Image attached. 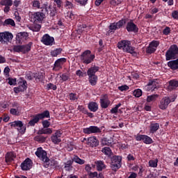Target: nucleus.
I'll use <instances>...</instances> for the list:
<instances>
[{
  "label": "nucleus",
  "instance_id": "nucleus-52",
  "mask_svg": "<svg viewBox=\"0 0 178 178\" xmlns=\"http://www.w3.org/2000/svg\"><path fill=\"white\" fill-rule=\"evenodd\" d=\"M123 2V0H111V5L113 6H118V5H120Z\"/></svg>",
  "mask_w": 178,
  "mask_h": 178
},
{
  "label": "nucleus",
  "instance_id": "nucleus-34",
  "mask_svg": "<svg viewBox=\"0 0 178 178\" xmlns=\"http://www.w3.org/2000/svg\"><path fill=\"white\" fill-rule=\"evenodd\" d=\"M13 158H15V155L13 152H8L6 154V163H10L12 161H13Z\"/></svg>",
  "mask_w": 178,
  "mask_h": 178
},
{
  "label": "nucleus",
  "instance_id": "nucleus-7",
  "mask_svg": "<svg viewBox=\"0 0 178 178\" xmlns=\"http://www.w3.org/2000/svg\"><path fill=\"white\" fill-rule=\"evenodd\" d=\"M10 126L15 127L19 133L24 134L26 133V127L23 125V122L20 120L14 121L10 123Z\"/></svg>",
  "mask_w": 178,
  "mask_h": 178
},
{
  "label": "nucleus",
  "instance_id": "nucleus-40",
  "mask_svg": "<svg viewBox=\"0 0 178 178\" xmlns=\"http://www.w3.org/2000/svg\"><path fill=\"white\" fill-rule=\"evenodd\" d=\"M10 112L11 115L19 116V115H20V106H17L15 108H11Z\"/></svg>",
  "mask_w": 178,
  "mask_h": 178
},
{
  "label": "nucleus",
  "instance_id": "nucleus-35",
  "mask_svg": "<svg viewBox=\"0 0 178 178\" xmlns=\"http://www.w3.org/2000/svg\"><path fill=\"white\" fill-rule=\"evenodd\" d=\"M159 129V123H152L150 124V133H156L157 130Z\"/></svg>",
  "mask_w": 178,
  "mask_h": 178
},
{
  "label": "nucleus",
  "instance_id": "nucleus-15",
  "mask_svg": "<svg viewBox=\"0 0 178 178\" xmlns=\"http://www.w3.org/2000/svg\"><path fill=\"white\" fill-rule=\"evenodd\" d=\"M159 46V42L156 40L152 41L146 49L147 54H154L156 48Z\"/></svg>",
  "mask_w": 178,
  "mask_h": 178
},
{
  "label": "nucleus",
  "instance_id": "nucleus-16",
  "mask_svg": "<svg viewBox=\"0 0 178 178\" xmlns=\"http://www.w3.org/2000/svg\"><path fill=\"white\" fill-rule=\"evenodd\" d=\"M83 133L85 134H95L96 133H101V129L97 126H90L83 129Z\"/></svg>",
  "mask_w": 178,
  "mask_h": 178
},
{
  "label": "nucleus",
  "instance_id": "nucleus-9",
  "mask_svg": "<svg viewBox=\"0 0 178 178\" xmlns=\"http://www.w3.org/2000/svg\"><path fill=\"white\" fill-rule=\"evenodd\" d=\"M99 104L102 109H106V108L111 106V102L108 95H102L100 97Z\"/></svg>",
  "mask_w": 178,
  "mask_h": 178
},
{
  "label": "nucleus",
  "instance_id": "nucleus-12",
  "mask_svg": "<svg viewBox=\"0 0 178 178\" xmlns=\"http://www.w3.org/2000/svg\"><path fill=\"white\" fill-rule=\"evenodd\" d=\"M175 99H176V97L172 98V99H170V98L169 97H164L163 98L159 104V108L160 109H162L163 111H164V109H166V108H168V106H169V104H170V102H175Z\"/></svg>",
  "mask_w": 178,
  "mask_h": 178
},
{
  "label": "nucleus",
  "instance_id": "nucleus-2",
  "mask_svg": "<svg viewBox=\"0 0 178 178\" xmlns=\"http://www.w3.org/2000/svg\"><path fill=\"white\" fill-rule=\"evenodd\" d=\"M95 59V55L91 54V51L86 50L81 55V60L83 63L90 65Z\"/></svg>",
  "mask_w": 178,
  "mask_h": 178
},
{
  "label": "nucleus",
  "instance_id": "nucleus-53",
  "mask_svg": "<svg viewBox=\"0 0 178 178\" xmlns=\"http://www.w3.org/2000/svg\"><path fill=\"white\" fill-rule=\"evenodd\" d=\"M42 124L43 126V129H48L49 126H51V122L49 121L45 120L42 122Z\"/></svg>",
  "mask_w": 178,
  "mask_h": 178
},
{
  "label": "nucleus",
  "instance_id": "nucleus-31",
  "mask_svg": "<svg viewBox=\"0 0 178 178\" xmlns=\"http://www.w3.org/2000/svg\"><path fill=\"white\" fill-rule=\"evenodd\" d=\"M88 80L90 86H96L98 81V76L97 75L88 76Z\"/></svg>",
  "mask_w": 178,
  "mask_h": 178
},
{
  "label": "nucleus",
  "instance_id": "nucleus-44",
  "mask_svg": "<svg viewBox=\"0 0 178 178\" xmlns=\"http://www.w3.org/2000/svg\"><path fill=\"white\" fill-rule=\"evenodd\" d=\"M72 165H73V161L72 160L67 161V163H65V170L70 172V170H72V168H73Z\"/></svg>",
  "mask_w": 178,
  "mask_h": 178
},
{
  "label": "nucleus",
  "instance_id": "nucleus-50",
  "mask_svg": "<svg viewBox=\"0 0 178 178\" xmlns=\"http://www.w3.org/2000/svg\"><path fill=\"white\" fill-rule=\"evenodd\" d=\"M35 140L38 143H45V140H47V137H44L43 136H38L35 138Z\"/></svg>",
  "mask_w": 178,
  "mask_h": 178
},
{
  "label": "nucleus",
  "instance_id": "nucleus-8",
  "mask_svg": "<svg viewBox=\"0 0 178 178\" xmlns=\"http://www.w3.org/2000/svg\"><path fill=\"white\" fill-rule=\"evenodd\" d=\"M157 88H159V79H151L145 86L147 91H155Z\"/></svg>",
  "mask_w": 178,
  "mask_h": 178
},
{
  "label": "nucleus",
  "instance_id": "nucleus-11",
  "mask_svg": "<svg viewBox=\"0 0 178 178\" xmlns=\"http://www.w3.org/2000/svg\"><path fill=\"white\" fill-rule=\"evenodd\" d=\"M41 42H42V44H44V45L52 47V45L55 44V39L54 38V37H51L48 34H44L42 37Z\"/></svg>",
  "mask_w": 178,
  "mask_h": 178
},
{
  "label": "nucleus",
  "instance_id": "nucleus-45",
  "mask_svg": "<svg viewBox=\"0 0 178 178\" xmlns=\"http://www.w3.org/2000/svg\"><path fill=\"white\" fill-rule=\"evenodd\" d=\"M29 30H31L33 32H38L41 30V25L40 24H34L33 26H29Z\"/></svg>",
  "mask_w": 178,
  "mask_h": 178
},
{
  "label": "nucleus",
  "instance_id": "nucleus-17",
  "mask_svg": "<svg viewBox=\"0 0 178 178\" xmlns=\"http://www.w3.org/2000/svg\"><path fill=\"white\" fill-rule=\"evenodd\" d=\"M66 63V58H61L56 60L54 63V67H53V70L56 72H58V70H60L62 69L63 65Z\"/></svg>",
  "mask_w": 178,
  "mask_h": 178
},
{
  "label": "nucleus",
  "instance_id": "nucleus-18",
  "mask_svg": "<svg viewBox=\"0 0 178 178\" xmlns=\"http://www.w3.org/2000/svg\"><path fill=\"white\" fill-rule=\"evenodd\" d=\"M32 6L35 8V9H44L45 12H48V4L43 3L41 4L40 1L34 0L32 1Z\"/></svg>",
  "mask_w": 178,
  "mask_h": 178
},
{
  "label": "nucleus",
  "instance_id": "nucleus-49",
  "mask_svg": "<svg viewBox=\"0 0 178 178\" xmlns=\"http://www.w3.org/2000/svg\"><path fill=\"white\" fill-rule=\"evenodd\" d=\"M65 18L67 20L70 22V20H73V19H74V14H73L72 12H67L65 13Z\"/></svg>",
  "mask_w": 178,
  "mask_h": 178
},
{
  "label": "nucleus",
  "instance_id": "nucleus-26",
  "mask_svg": "<svg viewBox=\"0 0 178 178\" xmlns=\"http://www.w3.org/2000/svg\"><path fill=\"white\" fill-rule=\"evenodd\" d=\"M97 169L99 172L104 170V169L106 168V165H105V163L102 161H98L95 162Z\"/></svg>",
  "mask_w": 178,
  "mask_h": 178
},
{
  "label": "nucleus",
  "instance_id": "nucleus-39",
  "mask_svg": "<svg viewBox=\"0 0 178 178\" xmlns=\"http://www.w3.org/2000/svg\"><path fill=\"white\" fill-rule=\"evenodd\" d=\"M0 5L2 6H12L13 5V1L12 0H1Z\"/></svg>",
  "mask_w": 178,
  "mask_h": 178
},
{
  "label": "nucleus",
  "instance_id": "nucleus-41",
  "mask_svg": "<svg viewBox=\"0 0 178 178\" xmlns=\"http://www.w3.org/2000/svg\"><path fill=\"white\" fill-rule=\"evenodd\" d=\"M149 168H157L158 167V159L150 160L148 163Z\"/></svg>",
  "mask_w": 178,
  "mask_h": 178
},
{
  "label": "nucleus",
  "instance_id": "nucleus-64",
  "mask_svg": "<svg viewBox=\"0 0 178 178\" xmlns=\"http://www.w3.org/2000/svg\"><path fill=\"white\" fill-rule=\"evenodd\" d=\"M172 17H173V19H176L177 20H178V12L177 11H173L172 13Z\"/></svg>",
  "mask_w": 178,
  "mask_h": 178
},
{
  "label": "nucleus",
  "instance_id": "nucleus-59",
  "mask_svg": "<svg viewBox=\"0 0 178 178\" xmlns=\"http://www.w3.org/2000/svg\"><path fill=\"white\" fill-rule=\"evenodd\" d=\"M47 87L49 90H54V91H55V90H56L57 87H56V85H54L53 83H48L47 85Z\"/></svg>",
  "mask_w": 178,
  "mask_h": 178
},
{
  "label": "nucleus",
  "instance_id": "nucleus-14",
  "mask_svg": "<svg viewBox=\"0 0 178 178\" xmlns=\"http://www.w3.org/2000/svg\"><path fill=\"white\" fill-rule=\"evenodd\" d=\"M45 17V14L42 12H35L31 15V22H42Z\"/></svg>",
  "mask_w": 178,
  "mask_h": 178
},
{
  "label": "nucleus",
  "instance_id": "nucleus-47",
  "mask_svg": "<svg viewBox=\"0 0 178 178\" xmlns=\"http://www.w3.org/2000/svg\"><path fill=\"white\" fill-rule=\"evenodd\" d=\"M156 98H158V95H149L147 97V102H154V101H156Z\"/></svg>",
  "mask_w": 178,
  "mask_h": 178
},
{
  "label": "nucleus",
  "instance_id": "nucleus-57",
  "mask_svg": "<svg viewBox=\"0 0 178 178\" xmlns=\"http://www.w3.org/2000/svg\"><path fill=\"white\" fill-rule=\"evenodd\" d=\"M163 34H164V35H169L170 34V28L166 26L163 31Z\"/></svg>",
  "mask_w": 178,
  "mask_h": 178
},
{
  "label": "nucleus",
  "instance_id": "nucleus-5",
  "mask_svg": "<svg viewBox=\"0 0 178 178\" xmlns=\"http://www.w3.org/2000/svg\"><path fill=\"white\" fill-rule=\"evenodd\" d=\"M126 24V20L125 19H121L118 22H114L110 24L109 26V31L107 32L106 34L109 35L111 33H115L118 29H120L123 24Z\"/></svg>",
  "mask_w": 178,
  "mask_h": 178
},
{
  "label": "nucleus",
  "instance_id": "nucleus-61",
  "mask_svg": "<svg viewBox=\"0 0 178 178\" xmlns=\"http://www.w3.org/2000/svg\"><path fill=\"white\" fill-rule=\"evenodd\" d=\"M65 6L67 9H72V8H73V3H72V1H65Z\"/></svg>",
  "mask_w": 178,
  "mask_h": 178
},
{
  "label": "nucleus",
  "instance_id": "nucleus-24",
  "mask_svg": "<svg viewBox=\"0 0 178 178\" xmlns=\"http://www.w3.org/2000/svg\"><path fill=\"white\" fill-rule=\"evenodd\" d=\"M127 30L129 32L138 33V27L132 21L129 22L127 24Z\"/></svg>",
  "mask_w": 178,
  "mask_h": 178
},
{
  "label": "nucleus",
  "instance_id": "nucleus-10",
  "mask_svg": "<svg viewBox=\"0 0 178 178\" xmlns=\"http://www.w3.org/2000/svg\"><path fill=\"white\" fill-rule=\"evenodd\" d=\"M35 154L36 156H38V158H40V159L42 161V162H44V163L49 162V159H48V157L47 156V152L42 149V147L38 148Z\"/></svg>",
  "mask_w": 178,
  "mask_h": 178
},
{
  "label": "nucleus",
  "instance_id": "nucleus-21",
  "mask_svg": "<svg viewBox=\"0 0 178 178\" xmlns=\"http://www.w3.org/2000/svg\"><path fill=\"white\" fill-rule=\"evenodd\" d=\"M60 137H62V132L57 130L55 134L51 136V140L54 144H58L61 141Z\"/></svg>",
  "mask_w": 178,
  "mask_h": 178
},
{
  "label": "nucleus",
  "instance_id": "nucleus-29",
  "mask_svg": "<svg viewBox=\"0 0 178 178\" xmlns=\"http://www.w3.org/2000/svg\"><path fill=\"white\" fill-rule=\"evenodd\" d=\"M33 45V42H30L29 44L25 45H22V54H26L29 52L31 50V46Z\"/></svg>",
  "mask_w": 178,
  "mask_h": 178
},
{
  "label": "nucleus",
  "instance_id": "nucleus-20",
  "mask_svg": "<svg viewBox=\"0 0 178 178\" xmlns=\"http://www.w3.org/2000/svg\"><path fill=\"white\" fill-rule=\"evenodd\" d=\"M33 166V161L30 159H26L21 164V169L22 170H30Z\"/></svg>",
  "mask_w": 178,
  "mask_h": 178
},
{
  "label": "nucleus",
  "instance_id": "nucleus-54",
  "mask_svg": "<svg viewBox=\"0 0 178 178\" xmlns=\"http://www.w3.org/2000/svg\"><path fill=\"white\" fill-rule=\"evenodd\" d=\"M8 81L10 86H16V78H8Z\"/></svg>",
  "mask_w": 178,
  "mask_h": 178
},
{
  "label": "nucleus",
  "instance_id": "nucleus-19",
  "mask_svg": "<svg viewBox=\"0 0 178 178\" xmlns=\"http://www.w3.org/2000/svg\"><path fill=\"white\" fill-rule=\"evenodd\" d=\"M27 88V82L26 81H22L19 83V86L17 88H14L15 92L16 94H19V92H22L23 91H26Z\"/></svg>",
  "mask_w": 178,
  "mask_h": 178
},
{
  "label": "nucleus",
  "instance_id": "nucleus-37",
  "mask_svg": "<svg viewBox=\"0 0 178 178\" xmlns=\"http://www.w3.org/2000/svg\"><path fill=\"white\" fill-rule=\"evenodd\" d=\"M39 134H52V129L43 128L38 131Z\"/></svg>",
  "mask_w": 178,
  "mask_h": 178
},
{
  "label": "nucleus",
  "instance_id": "nucleus-6",
  "mask_svg": "<svg viewBox=\"0 0 178 178\" xmlns=\"http://www.w3.org/2000/svg\"><path fill=\"white\" fill-rule=\"evenodd\" d=\"M13 39V34L10 32H2L0 33V42L1 44H8V42H10V41Z\"/></svg>",
  "mask_w": 178,
  "mask_h": 178
},
{
  "label": "nucleus",
  "instance_id": "nucleus-38",
  "mask_svg": "<svg viewBox=\"0 0 178 178\" xmlns=\"http://www.w3.org/2000/svg\"><path fill=\"white\" fill-rule=\"evenodd\" d=\"M3 26H12V27H15L16 24L15 21L12 19H7L3 22Z\"/></svg>",
  "mask_w": 178,
  "mask_h": 178
},
{
  "label": "nucleus",
  "instance_id": "nucleus-42",
  "mask_svg": "<svg viewBox=\"0 0 178 178\" xmlns=\"http://www.w3.org/2000/svg\"><path fill=\"white\" fill-rule=\"evenodd\" d=\"M70 78L67 73H64L62 75H60V81L59 83H63V81H67V80Z\"/></svg>",
  "mask_w": 178,
  "mask_h": 178
},
{
  "label": "nucleus",
  "instance_id": "nucleus-46",
  "mask_svg": "<svg viewBox=\"0 0 178 178\" xmlns=\"http://www.w3.org/2000/svg\"><path fill=\"white\" fill-rule=\"evenodd\" d=\"M48 9L50 10V16H55V15H56V7H52V6H49L48 7L47 6V12H48Z\"/></svg>",
  "mask_w": 178,
  "mask_h": 178
},
{
  "label": "nucleus",
  "instance_id": "nucleus-60",
  "mask_svg": "<svg viewBox=\"0 0 178 178\" xmlns=\"http://www.w3.org/2000/svg\"><path fill=\"white\" fill-rule=\"evenodd\" d=\"M79 98V96H77L76 94L74 93H70V99L71 101H76Z\"/></svg>",
  "mask_w": 178,
  "mask_h": 178
},
{
  "label": "nucleus",
  "instance_id": "nucleus-36",
  "mask_svg": "<svg viewBox=\"0 0 178 178\" xmlns=\"http://www.w3.org/2000/svg\"><path fill=\"white\" fill-rule=\"evenodd\" d=\"M38 115V118H39L40 120L42 119H45V118H49V111H45L43 113L36 114Z\"/></svg>",
  "mask_w": 178,
  "mask_h": 178
},
{
  "label": "nucleus",
  "instance_id": "nucleus-32",
  "mask_svg": "<svg viewBox=\"0 0 178 178\" xmlns=\"http://www.w3.org/2000/svg\"><path fill=\"white\" fill-rule=\"evenodd\" d=\"M38 122H40V118L36 114L33 116V119L29 121V126H35L36 123H38Z\"/></svg>",
  "mask_w": 178,
  "mask_h": 178
},
{
  "label": "nucleus",
  "instance_id": "nucleus-55",
  "mask_svg": "<svg viewBox=\"0 0 178 178\" xmlns=\"http://www.w3.org/2000/svg\"><path fill=\"white\" fill-rule=\"evenodd\" d=\"M47 165H51V166H58V161L54 159L49 160V162L46 163Z\"/></svg>",
  "mask_w": 178,
  "mask_h": 178
},
{
  "label": "nucleus",
  "instance_id": "nucleus-4",
  "mask_svg": "<svg viewBox=\"0 0 178 178\" xmlns=\"http://www.w3.org/2000/svg\"><path fill=\"white\" fill-rule=\"evenodd\" d=\"M111 168L114 172H116L118 170V169H120V168H122V156H113L111 158Z\"/></svg>",
  "mask_w": 178,
  "mask_h": 178
},
{
  "label": "nucleus",
  "instance_id": "nucleus-30",
  "mask_svg": "<svg viewBox=\"0 0 178 178\" xmlns=\"http://www.w3.org/2000/svg\"><path fill=\"white\" fill-rule=\"evenodd\" d=\"M178 87V81L175 80H171L169 82V86H168V90L170 91H172V90H175V88H177Z\"/></svg>",
  "mask_w": 178,
  "mask_h": 178
},
{
  "label": "nucleus",
  "instance_id": "nucleus-58",
  "mask_svg": "<svg viewBox=\"0 0 178 178\" xmlns=\"http://www.w3.org/2000/svg\"><path fill=\"white\" fill-rule=\"evenodd\" d=\"M118 90L120 91H127V90H129V86L127 85H122L121 86H118Z\"/></svg>",
  "mask_w": 178,
  "mask_h": 178
},
{
  "label": "nucleus",
  "instance_id": "nucleus-13",
  "mask_svg": "<svg viewBox=\"0 0 178 178\" xmlns=\"http://www.w3.org/2000/svg\"><path fill=\"white\" fill-rule=\"evenodd\" d=\"M136 141H143L145 144H152L154 143V140H152V138L147 135H140L138 134L136 136Z\"/></svg>",
  "mask_w": 178,
  "mask_h": 178
},
{
  "label": "nucleus",
  "instance_id": "nucleus-22",
  "mask_svg": "<svg viewBox=\"0 0 178 178\" xmlns=\"http://www.w3.org/2000/svg\"><path fill=\"white\" fill-rule=\"evenodd\" d=\"M29 38V33L26 32H20L16 35V41L19 42V44L23 42V41H26Z\"/></svg>",
  "mask_w": 178,
  "mask_h": 178
},
{
  "label": "nucleus",
  "instance_id": "nucleus-25",
  "mask_svg": "<svg viewBox=\"0 0 178 178\" xmlns=\"http://www.w3.org/2000/svg\"><path fill=\"white\" fill-rule=\"evenodd\" d=\"M98 70H99V67L94 65L91 67H90L88 71H87V75L88 76H96L95 73H97V72H98Z\"/></svg>",
  "mask_w": 178,
  "mask_h": 178
},
{
  "label": "nucleus",
  "instance_id": "nucleus-48",
  "mask_svg": "<svg viewBox=\"0 0 178 178\" xmlns=\"http://www.w3.org/2000/svg\"><path fill=\"white\" fill-rule=\"evenodd\" d=\"M73 161L74 162H76V163H79V165H84V163H86V161L79 158V156L74 157Z\"/></svg>",
  "mask_w": 178,
  "mask_h": 178
},
{
  "label": "nucleus",
  "instance_id": "nucleus-62",
  "mask_svg": "<svg viewBox=\"0 0 178 178\" xmlns=\"http://www.w3.org/2000/svg\"><path fill=\"white\" fill-rule=\"evenodd\" d=\"M88 176H89L90 178L97 177V176H98V172H92L90 171L88 173Z\"/></svg>",
  "mask_w": 178,
  "mask_h": 178
},
{
  "label": "nucleus",
  "instance_id": "nucleus-27",
  "mask_svg": "<svg viewBox=\"0 0 178 178\" xmlns=\"http://www.w3.org/2000/svg\"><path fill=\"white\" fill-rule=\"evenodd\" d=\"M113 144V138H104L102 139V145H112Z\"/></svg>",
  "mask_w": 178,
  "mask_h": 178
},
{
  "label": "nucleus",
  "instance_id": "nucleus-56",
  "mask_svg": "<svg viewBox=\"0 0 178 178\" xmlns=\"http://www.w3.org/2000/svg\"><path fill=\"white\" fill-rule=\"evenodd\" d=\"M13 51H14V52H22L23 53L22 45L15 46L13 47Z\"/></svg>",
  "mask_w": 178,
  "mask_h": 178
},
{
  "label": "nucleus",
  "instance_id": "nucleus-1",
  "mask_svg": "<svg viewBox=\"0 0 178 178\" xmlns=\"http://www.w3.org/2000/svg\"><path fill=\"white\" fill-rule=\"evenodd\" d=\"M118 48L122 49L124 52L131 54V55H137L136 53V48L131 47V42L129 40H122L118 43Z\"/></svg>",
  "mask_w": 178,
  "mask_h": 178
},
{
  "label": "nucleus",
  "instance_id": "nucleus-33",
  "mask_svg": "<svg viewBox=\"0 0 178 178\" xmlns=\"http://www.w3.org/2000/svg\"><path fill=\"white\" fill-rule=\"evenodd\" d=\"M102 152L106 156H112V149L110 147H104L102 149Z\"/></svg>",
  "mask_w": 178,
  "mask_h": 178
},
{
  "label": "nucleus",
  "instance_id": "nucleus-23",
  "mask_svg": "<svg viewBox=\"0 0 178 178\" xmlns=\"http://www.w3.org/2000/svg\"><path fill=\"white\" fill-rule=\"evenodd\" d=\"M86 144L89 147H92V148H94V147H98L99 143L98 142V140H97V138H95V136H92L88 138Z\"/></svg>",
  "mask_w": 178,
  "mask_h": 178
},
{
  "label": "nucleus",
  "instance_id": "nucleus-43",
  "mask_svg": "<svg viewBox=\"0 0 178 178\" xmlns=\"http://www.w3.org/2000/svg\"><path fill=\"white\" fill-rule=\"evenodd\" d=\"M60 54H62L61 48L56 49L51 51V56H54V57H56V56H58V55H60Z\"/></svg>",
  "mask_w": 178,
  "mask_h": 178
},
{
  "label": "nucleus",
  "instance_id": "nucleus-63",
  "mask_svg": "<svg viewBox=\"0 0 178 178\" xmlns=\"http://www.w3.org/2000/svg\"><path fill=\"white\" fill-rule=\"evenodd\" d=\"M34 79H35V80H42V74L38 73V74H35L33 76Z\"/></svg>",
  "mask_w": 178,
  "mask_h": 178
},
{
  "label": "nucleus",
  "instance_id": "nucleus-28",
  "mask_svg": "<svg viewBox=\"0 0 178 178\" xmlns=\"http://www.w3.org/2000/svg\"><path fill=\"white\" fill-rule=\"evenodd\" d=\"M88 109L91 111V112H97L98 111V104L97 102H90L88 104Z\"/></svg>",
  "mask_w": 178,
  "mask_h": 178
},
{
  "label": "nucleus",
  "instance_id": "nucleus-3",
  "mask_svg": "<svg viewBox=\"0 0 178 178\" xmlns=\"http://www.w3.org/2000/svg\"><path fill=\"white\" fill-rule=\"evenodd\" d=\"M178 54V47L176 44L172 45L165 53L166 60L176 59Z\"/></svg>",
  "mask_w": 178,
  "mask_h": 178
},
{
  "label": "nucleus",
  "instance_id": "nucleus-51",
  "mask_svg": "<svg viewBox=\"0 0 178 178\" xmlns=\"http://www.w3.org/2000/svg\"><path fill=\"white\" fill-rule=\"evenodd\" d=\"M134 97H136V98H140V97L143 95V91H141L140 89L135 90L134 91Z\"/></svg>",
  "mask_w": 178,
  "mask_h": 178
}]
</instances>
